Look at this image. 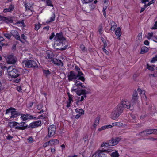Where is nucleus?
Listing matches in <instances>:
<instances>
[{
	"label": "nucleus",
	"mask_w": 157,
	"mask_h": 157,
	"mask_svg": "<svg viewBox=\"0 0 157 157\" xmlns=\"http://www.w3.org/2000/svg\"><path fill=\"white\" fill-rule=\"evenodd\" d=\"M13 107H10V108H8L7 109H6V112H5V114H7L9 113H10L12 111V110L13 109Z\"/></svg>",
	"instance_id": "nucleus-40"
},
{
	"label": "nucleus",
	"mask_w": 157,
	"mask_h": 157,
	"mask_svg": "<svg viewBox=\"0 0 157 157\" xmlns=\"http://www.w3.org/2000/svg\"><path fill=\"white\" fill-rule=\"evenodd\" d=\"M7 67L4 66L0 65V76H1L2 74V71L4 70H7Z\"/></svg>",
	"instance_id": "nucleus-31"
},
{
	"label": "nucleus",
	"mask_w": 157,
	"mask_h": 157,
	"mask_svg": "<svg viewBox=\"0 0 157 157\" xmlns=\"http://www.w3.org/2000/svg\"><path fill=\"white\" fill-rule=\"evenodd\" d=\"M11 116L10 117V119L16 118L21 115V112L16 111V109L14 108H13V109L11 111Z\"/></svg>",
	"instance_id": "nucleus-16"
},
{
	"label": "nucleus",
	"mask_w": 157,
	"mask_h": 157,
	"mask_svg": "<svg viewBox=\"0 0 157 157\" xmlns=\"http://www.w3.org/2000/svg\"><path fill=\"white\" fill-rule=\"evenodd\" d=\"M14 9V6L12 3H9L5 6V8L3 9L4 13L11 12L13 11Z\"/></svg>",
	"instance_id": "nucleus-12"
},
{
	"label": "nucleus",
	"mask_w": 157,
	"mask_h": 157,
	"mask_svg": "<svg viewBox=\"0 0 157 157\" xmlns=\"http://www.w3.org/2000/svg\"><path fill=\"white\" fill-rule=\"evenodd\" d=\"M111 143H110V141L109 140L107 142H103L101 145V147H103L105 148L108 147L109 146H111Z\"/></svg>",
	"instance_id": "nucleus-24"
},
{
	"label": "nucleus",
	"mask_w": 157,
	"mask_h": 157,
	"mask_svg": "<svg viewBox=\"0 0 157 157\" xmlns=\"http://www.w3.org/2000/svg\"><path fill=\"white\" fill-rule=\"evenodd\" d=\"M154 35H153V33L152 32L150 33H148V35L147 36V38L148 39H152V38Z\"/></svg>",
	"instance_id": "nucleus-34"
},
{
	"label": "nucleus",
	"mask_w": 157,
	"mask_h": 157,
	"mask_svg": "<svg viewBox=\"0 0 157 157\" xmlns=\"http://www.w3.org/2000/svg\"><path fill=\"white\" fill-rule=\"evenodd\" d=\"M67 95L69 97L68 100L69 101L71 102L73 101V97L72 95L70 94V93L69 92H68Z\"/></svg>",
	"instance_id": "nucleus-43"
},
{
	"label": "nucleus",
	"mask_w": 157,
	"mask_h": 157,
	"mask_svg": "<svg viewBox=\"0 0 157 157\" xmlns=\"http://www.w3.org/2000/svg\"><path fill=\"white\" fill-rule=\"evenodd\" d=\"M107 7H105V8H103V15L105 17H106V9Z\"/></svg>",
	"instance_id": "nucleus-50"
},
{
	"label": "nucleus",
	"mask_w": 157,
	"mask_h": 157,
	"mask_svg": "<svg viewBox=\"0 0 157 157\" xmlns=\"http://www.w3.org/2000/svg\"><path fill=\"white\" fill-rule=\"evenodd\" d=\"M68 47V45L67 44L66 45H65V46L63 47H61L60 48H57V50H64L66 49L67 48V47Z\"/></svg>",
	"instance_id": "nucleus-39"
},
{
	"label": "nucleus",
	"mask_w": 157,
	"mask_h": 157,
	"mask_svg": "<svg viewBox=\"0 0 157 157\" xmlns=\"http://www.w3.org/2000/svg\"><path fill=\"white\" fill-rule=\"evenodd\" d=\"M56 41L59 43H55V45L56 46L59 45L63 46L65 45L66 43L67 42L66 41L65 39L63 37L62 32L57 33L56 35L55 38Z\"/></svg>",
	"instance_id": "nucleus-5"
},
{
	"label": "nucleus",
	"mask_w": 157,
	"mask_h": 157,
	"mask_svg": "<svg viewBox=\"0 0 157 157\" xmlns=\"http://www.w3.org/2000/svg\"><path fill=\"white\" fill-rule=\"evenodd\" d=\"M25 123V122L18 123V125L15 127V129L21 130L25 129L27 128L33 129L41 126V121L40 120L33 121L29 124L28 126L24 125Z\"/></svg>",
	"instance_id": "nucleus-1"
},
{
	"label": "nucleus",
	"mask_w": 157,
	"mask_h": 157,
	"mask_svg": "<svg viewBox=\"0 0 157 157\" xmlns=\"http://www.w3.org/2000/svg\"><path fill=\"white\" fill-rule=\"evenodd\" d=\"M157 61V55L155 57H153L151 60V62L152 63L155 62V61Z\"/></svg>",
	"instance_id": "nucleus-52"
},
{
	"label": "nucleus",
	"mask_w": 157,
	"mask_h": 157,
	"mask_svg": "<svg viewBox=\"0 0 157 157\" xmlns=\"http://www.w3.org/2000/svg\"><path fill=\"white\" fill-rule=\"evenodd\" d=\"M20 118L23 121L31 119L36 120V117L29 113L25 114H21Z\"/></svg>",
	"instance_id": "nucleus-11"
},
{
	"label": "nucleus",
	"mask_w": 157,
	"mask_h": 157,
	"mask_svg": "<svg viewBox=\"0 0 157 157\" xmlns=\"http://www.w3.org/2000/svg\"><path fill=\"white\" fill-rule=\"evenodd\" d=\"M48 135L44 138L45 140H47L49 138L52 137L55 135L56 132V127L55 125H52L48 128Z\"/></svg>",
	"instance_id": "nucleus-7"
},
{
	"label": "nucleus",
	"mask_w": 157,
	"mask_h": 157,
	"mask_svg": "<svg viewBox=\"0 0 157 157\" xmlns=\"http://www.w3.org/2000/svg\"><path fill=\"white\" fill-rule=\"evenodd\" d=\"M54 36H55L54 33V32H53L51 34L50 36L49 39L50 40L54 38Z\"/></svg>",
	"instance_id": "nucleus-62"
},
{
	"label": "nucleus",
	"mask_w": 157,
	"mask_h": 157,
	"mask_svg": "<svg viewBox=\"0 0 157 157\" xmlns=\"http://www.w3.org/2000/svg\"><path fill=\"white\" fill-rule=\"evenodd\" d=\"M43 73L44 75L46 76H47L48 75H49L50 74L51 72L50 71H49V70H43Z\"/></svg>",
	"instance_id": "nucleus-38"
},
{
	"label": "nucleus",
	"mask_w": 157,
	"mask_h": 157,
	"mask_svg": "<svg viewBox=\"0 0 157 157\" xmlns=\"http://www.w3.org/2000/svg\"><path fill=\"white\" fill-rule=\"evenodd\" d=\"M0 19L1 21H4L7 23H12L13 21V20L11 17H6L0 15Z\"/></svg>",
	"instance_id": "nucleus-18"
},
{
	"label": "nucleus",
	"mask_w": 157,
	"mask_h": 157,
	"mask_svg": "<svg viewBox=\"0 0 157 157\" xmlns=\"http://www.w3.org/2000/svg\"><path fill=\"white\" fill-rule=\"evenodd\" d=\"M110 23L111 26L110 30H114L116 27V24L114 21H110Z\"/></svg>",
	"instance_id": "nucleus-23"
},
{
	"label": "nucleus",
	"mask_w": 157,
	"mask_h": 157,
	"mask_svg": "<svg viewBox=\"0 0 157 157\" xmlns=\"http://www.w3.org/2000/svg\"><path fill=\"white\" fill-rule=\"evenodd\" d=\"M54 56V54L51 51H48L47 52V56H46V58L47 59H50L51 60L53 59Z\"/></svg>",
	"instance_id": "nucleus-21"
},
{
	"label": "nucleus",
	"mask_w": 157,
	"mask_h": 157,
	"mask_svg": "<svg viewBox=\"0 0 157 157\" xmlns=\"http://www.w3.org/2000/svg\"><path fill=\"white\" fill-rule=\"evenodd\" d=\"M3 34L5 37L8 39H10L11 37V33L10 34L8 33H3Z\"/></svg>",
	"instance_id": "nucleus-37"
},
{
	"label": "nucleus",
	"mask_w": 157,
	"mask_h": 157,
	"mask_svg": "<svg viewBox=\"0 0 157 157\" xmlns=\"http://www.w3.org/2000/svg\"><path fill=\"white\" fill-rule=\"evenodd\" d=\"M23 3H24V6L27 10V9L30 10L32 11V10L30 9V8L31 7V4L29 3H26L25 2H24Z\"/></svg>",
	"instance_id": "nucleus-28"
},
{
	"label": "nucleus",
	"mask_w": 157,
	"mask_h": 157,
	"mask_svg": "<svg viewBox=\"0 0 157 157\" xmlns=\"http://www.w3.org/2000/svg\"><path fill=\"white\" fill-rule=\"evenodd\" d=\"M46 6L53 7L54 6L52 3V1L51 0H46Z\"/></svg>",
	"instance_id": "nucleus-36"
},
{
	"label": "nucleus",
	"mask_w": 157,
	"mask_h": 157,
	"mask_svg": "<svg viewBox=\"0 0 157 157\" xmlns=\"http://www.w3.org/2000/svg\"><path fill=\"white\" fill-rule=\"evenodd\" d=\"M6 62L8 64H13L17 62V58L13 55H10L5 57Z\"/></svg>",
	"instance_id": "nucleus-10"
},
{
	"label": "nucleus",
	"mask_w": 157,
	"mask_h": 157,
	"mask_svg": "<svg viewBox=\"0 0 157 157\" xmlns=\"http://www.w3.org/2000/svg\"><path fill=\"white\" fill-rule=\"evenodd\" d=\"M51 140L52 141H53V144L54 145H56L58 144L59 143V141L57 139H54Z\"/></svg>",
	"instance_id": "nucleus-42"
},
{
	"label": "nucleus",
	"mask_w": 157,
	"mask_h": 157,
	"mask_svg": "<svg viewBox=\"0 0 157 157\" xmlns=\"http://www.w3.org/2000/svg\"><path fill=\"white\" fill-rule=\"evenodd\" d=\"M145 133V131L144 130L140 132L139 133L136 134V136H142V134Z\"/></svg>",
	"instance_id": "nucleus-51"
},
{
	"label": "nucleus",
	"mask_w": 157,
	"mask_h": 157,
	"mask_svg": "<svg viewBox=\"0 0 157 157\" xmlns=\"http://www.w3.org/2000/svg\"><path fill=\"white\" fill-rule=\"evenodd\" d=\"M75 69L77 71L78 74H79V76H83V73L80 71V69L78 67V66H76L75 67Z\"/></svg>",
	"instance_id": "nucleus-29"
},
{
	"label": "nucleus",
	"mask_w": 157,
	"mask_h": 157,
	"mask_svg": "<svg viewBox=\"0 0 157 157\" xmlns=\"http://www.w3.org/2000/svg\"><path fill=\"white\" fill-rule=\"evenodd\" d=\"M152 40L157 43V35H154L152 38Z\"/></svg>",
	"instance_id": "nucleus-53"
},
{
	"label": "nucleus",
	"mask_w": 157,
	"mask_h": 157,
	"mask_svg": "<svg viewBox=\"0 0 157 157\" xmlns=\"http://www.w3.org/2000/svg\"><path fill=\"white\" fill-rule=\"evenodd\" d=\"M55 14L54 13H53L52 15L50 17V20L49 21V22L53 21L55 20Z\"/></svg>",
	"instance_id": "nucleus-48"
},
{
	"label": "nucleus",
	"mask_w": 157,
	"mask_h": 157,
	"mask_svg": "<svg viewBox=\"0 0 157 157\" xmlns=\"http://www.w3.org/2000/svg\"><path fill=\"white\" fill-rule=\"evenodd\" d=\"M22 63L26 68L34 69H37L38 67V64H39L38 61L34 60H29L28 59L23 61Z\"/></svg>",
	"instance_id": "nucleus-2"
},
{
	"label": "nucleus",
	"mask_w": 157,
	"mask_h": 157,
	"mask_svg": "<svg viewBox=\"0 0 157 157\" xmlns=\"http://www.w3.org/2000/svg\"><path fill=\"white\" fill-rule=\"evenodd\" d=\"M157 131L156 129H147L144 130L145 133L146 132V135L151 134H155L156 132V131Z\"/></svg>",
	"instance_id": "nucleus-20"
},
{
	"label": "nucleus",
	"mask_w": 157,
	"mask_h": 157,
	"mask_svg": "<svg viewBox=\"0 0 157 157\" xmlns=\"http://www.w3.org/2000/svg\"><path fill=\"white\" fill-rule=\"evenodd\" d=\"M49 145L48 141L44 143L43 145V147H46L48 146Z\"/></svg>",
	"instance_id": "nucleus-63"
},
{
	"label": "nucleus",
	"mask_w": 157,
	"mask_h": 157,
	"mask_svg": "<svg viewBox=\"0 0 157 157\" xmlns=\"http://www.w3.org/2000/svg\"><path fill=\"white\" fill-rule=\"evenodd\" d=\"M100 119V117H98L96 118L94 121V123L93 125V126L95 128L98 124L99 123V121Z\"/></svg>",
	"instance_id": "nucleus-30"
},
{
	"label": "nucleus",
	"mask_w": 157,
	"mask_h": 157,
	"mask_svg": "<svg viewBox=\"0 0 157 157\" xmlns=\"http://www.w3.org/2000/svg\"><path fill=\"white\" fill-rule=\"evenodd\" d=\"M21 38L25 41H26L27 38V37L24 34H22L21 35Z\"/></svg>",
	"instance_id": "nucleus-56"
},
{
	"label": "nucleus",
	"mask_w": 157,
	"mask_h": 157,
	"mask_svg": "<svg viewBox=\"0 0 157 157\" xmlns=\"http://www.w3.org/2000/svg\"><path fill=\"white\" fill-rule=\"evenodd\" d=\"M51 140L52 141H53V144L54 145H56L58 144L59 143V141L57 139H54Z\"/></svg>",
	"instance_id": "nucleus-41"
},
{
	"label": "nucleus",
	"mask_w": 157,
	"mask_h": 157,
	"mask_svg": "<svg viewBox=\"0 0 157 157\" xmlns=\"http://www.w3.org/2000/svg\"><path fill=\"white\" fill-rule=\"evenodd\" d=\"M41 25L40 24H35V29L36 30H38L39 28L41 27Z\"/></svg>",
	"instance_id": "nucleus-47"
},
{
	"label": "nucleus",
	"mask_w": 157,
	"mask_h": 157,
	"mask_svg": "<svg viewBox=\"0 0 157 157\" xmlns=\"http://www.w3.org/2000/svg\"><path fill=\"white\" fill-rule=\"evenodd\" d=\"M21 80V78L20 77L19 78H17L16 79H15V80H14V82H16V83H18V82H20Z\"/></svg>",
	"instance_id": "nucleus-64"
},
{
	"label": "nucleus",
	"mask_w": 157,
	"mask_h": 157,
	"mask_svg": "<svg viewBox=\"0 0 157 157\" xmlns=\"http://www.w3.org/2000/svg\"><path fill=\"white\" fill-rule=\"evenodd\" d=\"M42 107H43V105H42V104H39L37 106V109L40 110L42 109Z\"/></svg>",
	"instance_id": "nucleus-55"
},
{
	"label": "nucleus",
	"mask_w": 157,
	"mask_h": 157,
	"mask_svg": "<svg viewBox=\"0 0 157 157\" xmlns=\"http://www.w3.org/2000/svg\"><path fill=\"white\" fill-rule=\"evenodd\" d=\"M18 122L15 121H12L9 122L8 125L9 127L10 128L16 127L18 125Z\"/></svg>",
	"instance_id": "nucleus-26"
},
{
	"label": "nucleus",
	"mask_w": 157,
	"mask_h": 157,
	"mask_svg": "<svg viewBox=\"0 0 157 157\" xmlns=\"http://www.w3.org/2000/svg\"><path fill=\"white\" fill-rule=\"evenodd\" d=\"M84 97H85L84 96H82L81 97V98H80V97H78V100L79 101H82L84 99Z\"/></svg>",
	"instance_id": "nucleus-54"
},
{
	"label": "nucleus",
	"mask_w": 157,
	"mask_h": 157,
	"mask_svg": "<svg viewBox=\"0 0 157 157\" xmlns=\"http://www.w3.org/2000/svg\"><path fill=\"white\" fill-rule=\"evenodd\" d=\"M110 152V151L105 149L98 150L96 152L94 157H107V155Z\"/></svg>",
	"instance_id": "nucleus-9"
},
{
	"label": "nucleus",
	"mask_w": 157,
	"mask_h": 157,
	"mask_svg": "<svg viewBox=\"0 0 157 157\" xmlns=\"http://www.w3.org/2000/svg\"><path fill=\"white\" fill-rule=\"evenodd\" d=\"M122 104H119V105H122V109L125 108L128 109H130L131 107V105L130 103L126 99L122 100L121 101Z\"/></svg>",
	"instance_id": "nucleus-15"
},
{
	"label": "nucleus",
	"mask_w": 157,
	"mask_h": 157,
	"mask_svg": "<svg viewBox=\"0 0 157 157\" xmlns=\"http://www.w3.org/2000/svg\"><path fill=\"white\" fill-rule=\"evenodd\" d=\"M80 48L81 49L83 52H85L86 51L85 47L84 45L83 44H81L80 46Z\"/></svg>",
	"instance_id": "nucleus-49"
},
{
	"label": "nucleus",
	"mask_w": 157,
	"mask_h": 157,
	"mask_svg": "<svg viewBox=\"0 0 157 157\" xmlns=\"http://www.w3.org/2000/svg\"><path fill=\"white\" fill-rule=\"evenodd\" d=\"M78 81L77 80H76L75 81L74 85L76 86L77 87H79V86H81L82 88H85L86 87L83 85V84L81 82L78 83Z\"/></svg>",
	"instance_id": "nucleus-27"
},
{
	"label": "nucleus",
	"mask_w": 157,
	"mask_h": 157,
	"mask_svg": "<svg viewBox=\"0 0 157 157\" xmlns=\"http://www.w3.org/2000/svg\"><path fill=\"white\" fill-rule=\"evenodd\" d=\"M142 33H139L138 35V40H141L142 38Z\"/></svg>",
	"instance_id": "nucleus-57"
},
{
	"label": "nucleus",
	"mask_w": 157,
	"mask_h": 157,
	"mask_svg": "<svg viewBox=\"0 0 157 157\" xmlns=\"http://www.w3.org/2000/svg\"><path fill=\"white\" fill-rule=\"evenodd\" d=\"M76 86H74L71 89V91L72 92L73 91L75 92L78 95H83L86 98V95L87 94H89V92L88 91H87L86 90L84 89H77V88H76Z\"/></svg>",
	"instance_id": "nucleus-8"
},
{
	"label": "nucleus",
	"mask_w": 157,
	"mask_h": 157,
	"mask_svg": "<svg viewBox=\"0 0 157 157\" xmlns=\"http://www.w3.org/2000/svg\"><path fill=\"white\" fill-rule=\"evenodd\" d=\"M120 140V139L118 137L112 138L111 140H109L110 143H111V145L112 146H115L117 145Z\"/></svg>",
	"instance_id": "nucleus-19"
},
{
	"label": "nucleus",
	"mask_w": 157,
	"mask_h": 157,
	"mask_svg": "<svg viewBox=\"0 0 157 157\" xmlns=\"http://www.w3.org/2000/svg\"><path fill=\"white\" fill-rule=\"evenodd\" d=\"M148 48L145 46H143L141 49L140 53L143 54L146 53L148 51Z\"/></svg>",
	"instance_id": "nucleus-25"
},
{
	"label": "nucleus",
	"mask_w": 157,
	"mask_h": 157,
	"mask_svg": "<svg viewBox=\"0 0 157 157\" xmlns=\"http://www.w3.org/2000/svg\"><path fill=\"white\" fill-rule=\"evenodd\" d=\"M79 74H77L75 73L74 71H71L67 75L68 80L69 81H72L74 80L77 79L78 80H81L84 82L85 78L83 76H80Z\"/></svg>",
	"instance_id": "nucleus-6"
},
{
	"label": "nucleus",
	"mask_w": 157,
	"mask_h": 157,
	"mask_svg": "<svg viewBox=\"0 0 157 157\" xmlns=\"http://www.w3.org/2000/svg\"><path fill=\"white\" fill-rule=\"evenodd\" d=\"M122 124V123H120V122L113 123H112L113 125L116 126H121Z\"/></svg>",
	"instance_id": "nucleus-44"
},
{
	"label": "nucleus",
	"mask_w": 157,
	"mask_h": 157,
	"mask_svg": "<svg viewBox=\"0 0 157 157\" xmlns=\"http://www.w3.org/2000/svg\"><path fill=\"white\" fill-rule=\"evenodd\" d=\"M75 112L80 114H84V111L82 109L77 108L75 110Z\"/></svg>",
	"instance_id": "nucleus-33"
},
{
	"label": "nucleus",
	"mask_w": 157,
	"mask_h": 157,
	"mask_svg": "<svg viewBox=\"0 0 157 157\" xmlns=\"http://www.w3.org/2000/svg\"><path fill=\"white\" fill-rule=\"evenodd\" d=\"M122 105L118 104L114 108L111 115V118L113 120L117 119L122 113L124 109H122Z\"/></svg>",
	"instance_id": "nucleus-3"
},
{
	"label": "nucleus",
	"mask_w": 157,
	"mask_h": 157,
	"mask_svg": "<svg viewBox=\"0 0 157 157\" xmlns=\"http://www.w3.org/2000/svg\"><path fill=\"white\" fill-rule=\"evenodd\" d=\"M101 40L102 42L104 44V45L103 47H106L107 45V43L106 41L104 39L103 37L101 38Z\"/></svg>",
	"instance_id": "nucleus-46"
},
{
	"label": "nucleus",
	"mask_w": 157,
	"mask_h": 157,
	"mask_svg": "<svg viewBox=\"0 0 157 157\" xmlns=\"http://www.w3.org/2000/svg\"><path fill=\"white\" fill-rule=\"evenodd\" d=\"M10 33L11 36H12L16 39L19 40L21 42H23L22 41L21 39L20 35L17 31L15 30H11Z\"/></svg>",
	"instance_id": "nucleus-14"
},
{
	"label": "nucleus",
	"mask_w": 157,
	"mask_h": 157,
	"mask_svg": "<svg viewBox=\"0 0 157 157\" xmlns=\"http://www.w3.org/2000/svg\"><path fill=\"white\" fill-rule=\"evenodd\" d=\"M155 1H156V0H152L151 1L149 2L147 4V6H149L150 5H151L153 3H154L155 2Z\"/></svg>",
	"instance_id": "nucleus-59"
},
{
	"label": "nucleus",
	"mask_w": 157,
	"mask_h": 157,
	"mask_svg": "<svg viewBox=\"0 0 157 157\" xmlns=\"http://www.w3.org/2000/svg\"><path fill=\"white\" fill-rule=\"evenodd\" d=\"M115 34L117 36V38L118 39L120 38V37L121 35V29L120 27H118L116 31H115Z\"/></svg>",
	"instance_id": "nucleus-22"
},
{
	"label": "nucleus",
	"mask_w": 157,
	"mask_h": 157,
	"mask_svg": "<svg viewBox=\"0 0 157 157\" xmlns=\"http://www.w3.org/2000/svg\"><path fill=\"white\" fill-rule=\"evenodd\" d=\"M82 2L84 4H87L91 2L93 0H81Z\"/></svg>",
	"instance_id": "nucleus-45"
},
{
	"label": "nucleus",
	"mask_w": 157,
	"mask_h": 157,
	"mask_svg": "<svg viewBox=\"0 0 157 157\" xmlns=\"http://www.w3.org/2000/svg\"><path fill=\"white\" fill-rule=\"evenodd\" d=\"M138 98V94L137 92L135 90L134 91L133 93L132 99L131 100V103L132 105L133 106L136 104L137 102Z\"/></svg>",
	"instance_id": "nucleus-13"
},
{
	"label": "nucleus",
	"mask_w": 157,
	"mask_h": 157,
	"mask_svg": "<svg viewBox=\"0 0 157 157\" xmlns=\"http://www.w3.org/2000/svg\"><path fill=\"white\" fill-rule=\"evenodd\" d=\"M49 61L52 62L53 63L58 66H61V67H63V64L62 61L58 59L53 58Z\"/></svg>",
	"instance_id": "nucleus-17"
},
{
	"label": "nucleus",
	"mask_w": 157,
	"mask_h": 157,
	"mask_svg": "<svg viewBox=\"0 0 157 157\" xmlns=\"http://www.w3.org/2000/svg\"><path fill=\"white\" fill-rule=\"evenodd\" d=\"M106 47H103L102 48V49L103 51L105 52V53L107 55H108L109 52L105 49V48Z\"/></svg>",
	"instance_id": "nucleus-60"
},
{
	"label": "nucleus",
	"mask_w": 157,
	"mask_h": 157,
	"mask_svg": "<svg viewBox=\"0 0 157 157\" xmlns=\"http://www.w3.org/2000/svg\"><path fill=\"white\" fill-rule=\"evenodd\" d=\"M7 75L12 78H16L19 76L20 71L16 68H13V66H9L7 69Z\"/></svg>",
	"instance_id": "nucleus-4"
},
{
	"label": "nucleus",
	"mask_w": 157,
	"mask_h": 157,
	"mask_svg": "<svg viewBox=\"0 0 157 157\" xmlns=\"http://www.w3.org/2000/svg\"><path fill=\"white\" fill-rule=\"evenodd\" d=\"M110 155L112 157H119V153L117 151L112 153Z\"/></svg>",
	"instance_id": "nucleus-32"
},
{
	"label": "nucleus",
	"mask_w": 157,
	"mask_h": 157,
	"mask_svg": "<svg viewBox=\"0 0 157 157\" xmlns=\"http://www.w3.org/2000/svg\"><path fill=\"white\" fill-rule=\"evenodd\" d=\"M27 140L29 142L32 143L33 141V139L32 137H31L27 139Z\"/></svg>",
	"instance_id": "nucleus-61"
},
{
	"label": "nucleus",
	"mask_w": 157,
	"mask_h": 157,
	"mask_svg": "<svg viewBox=\"0 0 157 157\" xmlns=\"http://www.w3.org/2000/svg\"><path fill=\"white\" fill-rule=\"evenodd\" d=\"M106 128V127L105 126H104L102 127H101L99 128L98 129V130L99 131H101V130H105Z\"/></svg>",
	"instance_id": "nucleus-58"
},
{
	"label": "nucleus",
	"mask_w": 157,
	"mask_h": 157,
	"mask_svg": "<svg viewBox=\"0 0 157 157\" xmlns=\"http://www.w3.org/2000/svg\"><path fill=\"white\" fill-rule=\"evenodd\" d=\"M154 67H155V65L151 66L149 65L148 64H147V68L150 70L153 71L155 69Z\"/></svg>",
	"instance_id": "nucleus-35"
}]
</instances>
